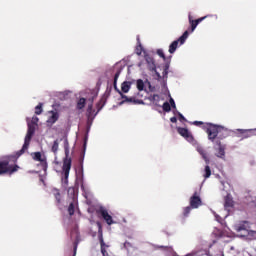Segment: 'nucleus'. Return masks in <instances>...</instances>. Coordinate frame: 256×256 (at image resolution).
<instances>
[{
	"label": "nucleus",
	"mask_w": 256,
	"mask_h": 256,
	"mask_svg": "<svg viewBox=\"0 0 256 256\" xmlns=\"http://www.w3.org/2000/svg\"><path fill=\"white\" fill-rule=\"evenodd\" d=\"M245 229H247V228H246L245 225L243 224V225L238 226L237 231H245Z\"/></svg>",
	"instance_id": "473e14b6"
},
{
	"label": "nucleus",
	"mask_w": 256,
	"mask_h": 256,
	"mask_svg": "<svg viewBox=\"0 0 256 256\" xmlns=\"http://www.w3.org/2000/svg\"><path fill=\"white\" fill-rule=\"evenodd\" d=\"M197 151H198V153H200V155L202 156V159H204L205 163H207V165H209V156L207 155V151H205V149H203V148H198Z\"/></svg>",
	"instance_id": "a211bd4d"
},
{
	"label": "nucleus",
	"mask_w": 256,
	"mask_h": 256,
	"mask_svg": "<svg viewBox=\"0 0 256 256\" xmlns=\"http://www.w3.org/2000/svg\"><path fill=\"white\" fill-rule=\"evenodd\" d=\"M193 125H196V127H201V125H203V127H205V123H203L202 121H194Z\"/></svg>",
	"instance_id": "7c9ffc66"
},
{
	"label": "nucleus",
	"mask_w": 256,
	"mask_h": 256,
	"mask_svg": "<svg viewBox=\"0 0 256 256\" xmlns=\"http://www.w3.org/2000/svg\"><path fill=\"white\" fill-rule=\"evenodd\" d=\"M156 98H159V96H158L157 94H154V95L152 96V100L155 101Z\"/></svg>",
	"instance_id": "4c0bfd02"
},
{
	"label": "nucleus",
	"mask_w": 256,
	"mask_h": 256,
	"mask_svg": "<svg viewBox=\"0 0 256 256\" xmlns=\"http://www.w3.org/2000/svg\"><path fill=\"white\" fill-rule=\"evenodd\" d=\"M121 75V70H118L115 75H114V89L115 91H117L119 93V95L121 96L122 99H124V101H126L127 103H133L135 102V98H129L127 97V95H124L123 92H121V90H119L117 88V81L119 79V76Z\"/></svg>",
	"instance_id": "39448f33"
},
{
	"label": "nucleus",
	"mask_w": 256,
	"mask_h": 256,
	"mask_svg": "<svg viewBox=\"0 0 256 256\" xmlns=\"http://www.w3.org/2000/svg\"><path fill=\"white\" fill-rule=\"evenodd\" d=\"M207 17H211V15H207L201 18H198L196 20H193V16H191V14L188 16L189 19V24L191 27V32L193 33V31H195V29H197V25H199V23H201L202 21H205V19H207Z\"/></svg>",
	"instance_id": "9d476101"
},
{
	"label": "nucleus",
	"mask_w": 256,
	"mask_h": 256,
	"mask_svg": "<svg viewBox=\"0 0 256 256\" xmlns=\"http://www.w3.org/2000/svg\"><path fill=\"white\" fill-rule=\"evenodd\" d=\"M65 158L63 159L62 171L64 173V183L69 181V173L71 171L72 159L69 157V142L65 140L64 144Z\"/></svg>",
	"instance_id": "7ed1b4c3"
},
{
	"label": "nucleus",
	"mask_w": 256,
	"mask_h": 256,
	"mask_svg": "<svg viewBox=\"0 0 256 256\" xmlns=\"http://www.w3.org/2000/svg\"><path fill=\"white\" fill-rule=\"evenodd\" d=\"M136 53H137V55H141L143 53V46L141 44H139L136 47Z\"/></svg>",
	"instance_id": "cd10ccee"
},
{
	"label": "nucleus",
	"mask_w": 256,
	"mask_h": 256,
	"mask_svg": "<svg viewBox=\"0 0 256 256\" xmlns=\"http://www.w3.org/2000/svg\"><path fill=\"white\" fill-rule=\"evenodd\" d=\"M162 109L166 113H169V111H171V104H169V102H164L162 105Z\"/></svg>",
	"instance_id": "bb28decb"
},
{
	"label": "nucleus",
	"mask_w": 256,
	"mask_h": 256,
	"mask_svg": "<svg viewBox=\"0 0 256 256\" xmlns=\"http://www.w3.org/2000/svg\"><path fill=\"white\" fill-rule=\"evenodd\" d=\"M157 55H159V57H161L165 61L166 57H165V53L163 52L162 49L157 50Z\"/></svg>",
	"instance_id": "c85d7f7f"
},
{
	"label": "nucleus",
	"mask_w": 256,
	"mask_h": 256,
	"mask_svg": "<svg viewBox=\"0 0 256 256\" xmlns=\"http://www.w3.org/2000/svg\"><path fill=\"white\" fill-rule=\"evenodd\" d=\"M145 60L147 64L149 65L150 71H155V61L151 56H145Z\"/></svg>",
	"instance_id": "dca6fc26"
},
{
	"label": "nucleus",
	"mask_w": 256,
	"mask_h": 256,
	"mask_svg": "<svg viewBox=\"0 0 256 256\" xmlns=\"http://www.w3.org/2000/svg\"><path fill=\"white\" fill-rule=\"evenodd\" d=\"M27 133L29 135H35V124L28 123Z\"/></svg>",
	"instance_id": "b1692460"
},
{
	"label": "nucleus",
	"mask_w": 256,
	"mask_h": 256,
	"mask_svg": "<svg viewBox=\"0 0 256 256\" xmlns=\"http://www.w3.org/2000/svg\"><path fill=\"white\" fill-rule=\"evenodd\" d=\"M189 38V31H185L183 33V35H181L177 40H174L170 46H169V53L171 55H173V53H175V51H177V47H179V44L180 45H184L185 44V41H187V39Z\"/></svg>",
	"instance_id": "20e7f679"
},
{
	"label": "nucleus",
	"mask_w": 256,
	"mask_h": 256,
	"mask_svg": "<svg viewBox=\"0 0 256 256\" xmlns=\"http://www.w3.org/2000/svg\"><path fill=\"white\" fill-rule=\"evenodd\" d=\"M49 113L51 114V116L48 118L47 123L50 125H55V123L59 121V112L52 110Z\"/></svg>",
	"instance_id": "ddd939ff"
},
{
	"label": "nucleus",
	"mask_w": 256,
	"mask_h": 256,
	"mask_svg": "<svg viewBox=\"0 0 256 256\" xmlns=\"http://www.w3.org/2000/svg\"><path fill=\"white\" fill-rule=\"evenodd\" d=\"M34 161H39L43 169H47V157L43 156L41 152H34L31 154Z\"/></svg>",
	"instance_id": "1a4fd4ad"
},
{
	"label": "nucleus",
	"mask_w": 256,
	"mask_h": 256,
	"mask_svg": "<svg viewBox=\"0 0 256 256\" xmlns=\"http://www.w3.org/2000/svg\"><path fill=\"white\" fill-rule=\"evenodd\" d=\"M203 205V202L201 201V197H199L198 192H194V194L190 198V207L192 209H199Z\"/></svg>",
	"instance_id": "0eeeda50"
},
{
	"label": "nucleus",
	"mask_w": 256,
	"mask_h": 256,
	"mask_svg": "<svg viewBox=\"0 0 256 256\" xmlns=\"http://www.w3.org/2000/svg\"><path fill=\"white\" fill-rule=\"evenodd\" d=\"M43 113V103H39L36 107H35V114L36 115H41Z\"/></svg>",
	"instance_id": "5701e85b"
},
{
	"label": "nucleus",
	"mask_w": 256,
	"mask_h": 256,
	"mask_svg": "<svg viewBox=\"0 0 256 256\" xmlns=\"http://www.w3.org/2000/svg\"><path fill=\"white\" fill-rule=\"evenodd\" d=\"M203 177L204 179H209V177H211V167L209 165L205 166Z\"/></svg>",
	"instance_id": "aec40b11"
},
{
	"label": "nucleus",
	"mask_w": 256,
	"mask_h": 256,
	"mask_svg": "<svg viewBox=\"0 0 256 256\" xmlns=\"http://www.w3.org/2000/svg\"><path fill=\"white\" fill-rule=\"evenodd\" d=\"M77 255V243H74V253L73 256Z\"/></svg>",
	"instance_id": "c9c22d12"
},
{
	"label": "nucleus",
	"mask_w": 256,
	"mask_h": 256,
	"mask_svg": "<svg viewBox=\"0 0 256 256\" xmlns=\"http://www.w3.org/2000/svg\"><path fill=\"white\" fill-rule=\"evenodd\" d=\"M191 209H193L191 206H187L183 208V211H182L183 219H187V217H189V213H191Z\"/></svg>",
	"instance_id": "6ab92c4d"
},
{
	"label": "nucleus",
	"mask_w": 256,
	"mask_h": 256,
	"mask_svg": "<svg viewBox=\"0 0 256 256\" xmlns=\"http://www.w3.org/2000/svg\"><path fill=\"white\" fill-rule=\"evenodd\" d=\"M131 89V82L130 81H125L121 85V91L122 93H129Z\"/></svg>",
	"instance_id": "f3484780"
},
{
	"label": "nucleus",
	"mask_w": 256,
	"mask_h": 256,
	"mask_svg": "<svg viewBox=\"0 0 256 256\" xmlns=\"http://www.w3.org/2000/svg\"><path fill=\"white\" fill-rule=\"evenodd\" d=\"M31 139H33V134L27 133L21 150L16 152V157L8 156L4 160H0V175H13V173H17V171H19V165L11 164V160L14 159V161H17V159H19V157L29 149Z\"/></svg>",
	"instance_id": "f257e3e1"
},
{
	"label": "nucleus",
	"mask_w": 256,
	"mask_h": 256,
	"mask_svg": "<svg viewBox=\"0 0 256 256\" xmlns=\"http://www.w3.org/2000/svg\"><path fill=\"white\" fill-rule=\"evenodd\" d=\"M86 101L85 98H80L77 102V109H84Z\"/></svg>",
	"instance_id": "412c9836"
},
{
	"label": "nucleus",
	"mask_w": 256,
	"mask_h": 256,
	"mask_svg": "<svg viewBox=\"0 0 256 256\" xmlns=\"http://www.w3.org/2000/svg\"><path fill=\"white\" fill-rule=\"evenodd\" d=\"M90 104L88 105V112L91 113V111H93V101L94 98L92 97L91 99H89Z\"/></svg>",
	"instance_id": "c756f323"
},
{
	"label": "nucleus",
	"mask_w": 256,
	"mask_h": 256,
	"mask_svg": "<svg viewBox=\"0 0 256 256\" xmlns=\"http://www.w3.org/2000/svg\"><path fill=\"white\" fill-rule=\"evenodd\" d=\"M170 105L175 109L176 105H175V100H173V98H170Z\"/></svg>",
	"instance_id": "f704fd0d"
},
{
	"label": "nucleus",
	"mask_w": 256,
	"mask_h": 256,
	"mask_svg": "<svg viewBox=\"0 0 256 256\" xmlns=\"http://www.w3.org/2000/svg\"><path fill=\"white\" fill-rule=\"evenodd\" d=\"M52 194L56 199L57 205H61V192L59 191V189L57 188L52 189Z\"/></svg>",
	"instance_id": "2eb2a0df"
},
{
	"label": "nucleus",
	"mask_w": 256,
	"mask_h": 256,
	"mask_svg": "<svg viewBox=\"0 0 256 256\" xmlns=\"http://www.w3.org/2000/svg\"><path fill=\"white\" fill-rule=\"evenodd\" d=\"M215 143L216 145H218L216 157H218L219 159H225V146L221 144V140H216Z\"/></svg>",
	"instance_id": "f8f14e48"
},
{
	"label": "nucleus",
	"mask_w": 256,
	"mask_h": 256,
	"mask_svg": "<svg viewBox=\"0 0 256 256\" xmlns=\"http://www.w3.org/2000/svg\"><path fill=\"white\" fill-rule=\"evenodd\" d=\"M177 132L179 133V135H181V137H184V139H186V141H188L189 143H193V141H194L193 134H191V132H189V129L183 128V127H178Z\"/></svg>",
	"instance_id": "6e6552de"
},
{
	"label": "nucleus",
	"mask_w": 256,
	"mask_h": 256,
	"mask_svg": "<svg viewBox=\"0 0 256 256\" xmlns=\"http://www.w3.org/2000/svg\"><path fill=\"white\" fill-rule=\"evenodd\" d=\"M179 119L180 121H187V119H185V116H183V114L178 113Z\"/></svg>",
	"instance_id": "72a5a7b5"
},
{
	"label": "nucleus",
	"mask_w": 256,
	"mask_h": 256,
	"mask_svg": "<svg viewBox=\"0 0 256 256\" xmlns=\"http://www.w3.org/2000/svg\"><path fill=\"white\" fill-rule=\"evenodd\" d=\"M203 129H205L208 135V139L209 141H212V143H215V140L221 141V139H225V137H227V136L221 135V133L222 134L227 133V130L225 129V127L221 125L206 123L203 126Z\"/></svg>",
	"instance_id": "f03ea898"
},
{
	"label": "nucleus",
	"mask_w": 256,
	"mask_h": 256,
	"mask_svg": "<svg viewBox=\"0 0 256 256\" xmlns=\"http://www.w3.org/2000/svg\"><path fill=\"white\" fill-rule=\"evenodd\" d=\"M171 123H177V117H171L170 118Z\"/></svg>",
	"instance_id": "e433bc0d"
},
{
	"label": "nucleus",
	"mask_w": 256,
	"mask_h": 256,
	"mask_svg": "<svg viewBox=\"0 0 256 256\" xmlns=\"http://www.w3.org/2000/svg\"><path fill=\"white\" fill-rule=\"evenodd\" d=\"M136 85H137L138 91H143L145 89V83L141 79L137 80Z\"/></svg>",
	"instance_id": "393cba45"
},
{
	"label": "nucleus",
	"mask_w": 256,
	"mask_h": 256,
	"mask_svg": "<svg viewBox=\"0 0 256 256\" xmlns=\"http://www.w3.org/2000/svg\"><path fill=\"white\" fill-rule=\"evenodd\" d=\"M98 111H101L103 107H105V98H101L100 101L96 105Z\"/></svg>",
	"instance_id": "a878e982"
},
{
	"label": "nucleus",
	"mask_w": 256,
	"mask_h": 256,
	"mask_svg": "<svg viewBox=\"0 0 256 256\" xmlns=\"http://www.w3.org/2000/svg\"><path fill=\"white\" fill-rule=\"evenodd\" d=\"M98 217H102V219H104V221L107 223V225H113V217L109 214V212L107 211V209L101 207L100 209H98L96 211Z\"/></svg>",
	"instance_id": "423d86ee"
},
{
	"label": "nucleus",
	"mask_w": 256,
	"mask_h": 256,
	"mask_svg": "<svg viewBox=\"0 0 256 256\" xmlns=\"http://www.w3.org/2000/svg\"><path fill=\"white\" fill-rule=\"evenodd\" d=\"M68 193H72L73 195V202L68 206V213L70 217H73L75 215V188H69Z\"/></svg>",
	"instance_id": "9b49d317"
},
{
	"label": "nucleus",
	"mask_w": 256,
	"mask_h": 256,
	"mask_svg": "<svg viewBox=\"0 0 256 256\" xmlns=\"http://www.w3.org/2000/svg\"><path fill=\"white\" fill-rule=\"evenodd\" d=\"M233 205H235V202L233 201V198L231 197V195H227L224 198V207H225V209H231V207H233Z\"/></svg>",
	"instance_id": "4468645a"
},
{
	"label": "nucleus",
	"mask_w": 256,
	"mask_h": 256,
	"mask_svg": "<svg viewBox=\"0 0 256 256\" xmlns=\"http://www.w3.org/2000/svg\"><path fill=\"white\" fill-rule=\"evenodd\" d=\"M124 245H129V242L124 243Z\"/></svg>",
	"instance_id": "58836bf2"
},
{
	"label": "nucleus",
	"mask_w": 256,
	"mask_h": 256,
	"mask_svg": "<svg viewBox=\"0 0 256 256\" xmlns=\"http://www.w3.org/2000/svg\"><path fill=\"white\" fill-rule=\"evenodd\" d=\"M39 121V118L37 116L32 118V122L30 124L37 125V122Z\"/></svg>",
	"instance_id": "2f4dec72"
},
{
	"label": "nucleus",
	"mask_w": 256,
	"mask_h": 256,
	"mask_svg": "<svg viewBox=\"0 0 256 256\" xmlns=\"http://www.w3.org/2000/svg\"><path fill=\"white\" fill-rule=\"evenodd\" d=\"M52 153H57V151H59V140H55L52 144V148H51Z\"/></svg>",
	"instance_id": "4be33fe9"
}]
</instances>
